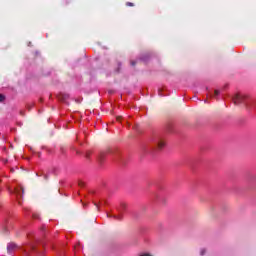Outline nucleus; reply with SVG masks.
Listing matches in <instances>:
<instances>
[{
	"instance_id": "1",
	"label": "nucleus",
	"mask_w": 256,
	"mask_h": 256,
	"mask_svg": "<svg viewBox=\"0 0 256 256\" xmlns=\"http://www.w3.org/2000/svg\"><path fill=\"white\" fill-rule=\"evenodd\" d=\"M152 149H163L165 147V141L160 136H154L151 138Z\"/></svg>"
},
{
	"instance_id": "2",
	"label": "nucleus",
	"mask_w": 256,
	"mask_h": 256,
	"mask_svg": "<svg viewBox=\"0 0 256 256\" xmlns=\"http://www.w3.org/2000/svg\"><path fill=\"white\" fill-rule=\"evenodd\" d=\"M233 103L235 105H241V103H245L246 105H249V102L246 101L247 96L241 95L240 93H236L231 97Z\"/></svg>"
},
{
	"instance_id": "3",
	"label": "nucleus",
	"mask_w": 256,
	"mask_h": 256,
	"mask_svg": "<svg viewBox=\"0 0 256 256\" xmlns=\"http://www.w3.org/2000/svg\"><path fill=\"white\" fill-rule=\"evenodd\" d=\"M119 215H109L107 214V217H113L114 219H117L118 221H121V219H123V215H121L123 213V211H125V209H127V206L125 204H120L118 207H116Z\"/></svg>"
},
{
	"instance_id": "4",
	"label": "nucleus",
	"mask_w": 256,
	"mask_h": 256,
	"mask_svg": "<svg viewBox=\"0 0 256 256\" xmlns=\"http://www.w3.org/2000/svg\"><path fill=\"white\" fill-rule=\"evenodd\" d=\"M14 195H16V197L18 199V203H21V201L19 200V197H23V187H20V190H19V188H15Z\"/></svg>"
},
{
	"instance_id": "5",
	"label": "nucleus",
	"mask_w": 256,
	"mask_h": 256,
	"mask_svg": "<svg viewBox=\"0 0 256 256\" xmlns=\"http://www.w3.org/2000/svg\"><path fill=\"white\" fill-rule=\"evenodd\" d=\"M17 244H15V243H9L8 245H7V251H8V253L11 255V253H13V251H15V249H17Z\"/></svg>"
},
{
	"instance_id": "6",
	"label": "nucleus",
	"mask_w": 256,
	"mask_h": 256,
	"mask_svg": "<svg viewBox=\"0 0 256 256\" xmlns=\"http://www.w3.org/2000/svg\"><path fill=\"white\" fill-rule=\"evenodd\" d=\"M211 97H214V99H219V95H221V91L215 90L214 94H210Z\"/></svg>"
},
{
	"instance_id": "7",
	"label": "nucleus",
	"mask_w": 256,
	"mask_h": 256,
	"mask_svg": "<svg viewBox=\"0 0 256 256\" xmlns=\"http://www.w3.org/2000/svg\"><path fill=\"white\" fill-rule=\"evenodd\" d=\"M205 253H207V250L205 248H202L200 250V255L203 256V255H205Z\"/></svg>"
},
{
	"instance_id": "8",
	"label": "nucleus",
	"mask_w": 256,
	"mask_h": 256,
	"mask_svg": "<svg viewBox=\"0 0 256 256\" xmlns=\"http://www.w3.org/2000/svg\"><path fill=\"white\" fill-rule=\"evenodd\" d=\"M3 101H5V96L0 94V103H3Z\"/></svg>"
},
{
	"instance_id": "9",
	"label": "nucleus",
	"mask_w": 256,
	"mask_h": 256,
	"mask_svg": "<svg viewBox=\"0 0 256 256\" xmlns=\"http://www.w3.org/2000/svg\"><path fill=\"white\" fill-rule=\"evenodd\" d=\"M32 217H33L34 219H39V214H37V213H32Z\"/></svg>"
},
{
	"instance_id": "10",
	"label": "nucleus",
	"mask_w": 256,
	"mask_h": 256,
	"mask_svg": "<svg viewBox=\"0 0 256 256\" xmlns=\"http://www.w3.org/2000/svg\"><path fill=\"white\" fill-rule=\"evenodd\" d=\"M126 5H127V7H133L134 6V4L132 2H127Z\"/></svg>"
},
{
	"instance_id": "11",
	"label": "nucleus",
	"mask_w": 256,
	"mask_h": 256,
	"mask_svg": "<svg viewBox=\"0 0 256 256\" xmlns=\"http://www.w3.org/2000/svg\"><path fill=\"white\" fill-rule=\"evenodd\" d=\"M131 65H132V67H135V65H137V61L132 60V61H131Z\"/></svg>"
},
{
	"instance_id": "12",
	"label": "nucleus",
	"mask_w": 256,
	"mask_h": 256,
	"mask_svg": "<svg viewBox=\"0 0 256 256\" xmlns=\"http://www.w3.org/2000/svg\"><path fill=\"white\" fill-rule=\"evenodd\" d=\"M140 61H147V58L142 57V58H140Z\"/></svg>"
},
{
	"instance_id": "13",
	"label": "nucleus",
	"mask_w": 256,
	"mask_h": 256,
	"mask_svg": "<svg viewBox=\"0 0 256 256\" xmlns=\"http://www.w3.org/2000/svg\"><path fill=\"white\" fill-rule=\"evenodd\" d=\"M68 97H69V95H64L63 101H65Z\"/></svg>"
},
{
	"instance_id": "14",
	"label": "nucleus",
	"mask_w": 256,
	"mask_h": 256,
	"mask_svg": "<svg viewBox=\"0 0 256 256\" xmlns=\"http://www.w3.org/2000/svg\"><path fill=\"white\" fill-rule=\"evenodd\" d=\"M102 157H103V154H100V157H99L100 161H101Z\"/></svg>"
},
{
	"instance_id": "15",
	"label": "nucleus",
	"mask_w": 256,
	"mask_h": 256,
	"mask_svg": "<svg viewBox=\"0 0 256 256\" xmlns=\"http://www.w3.org/2000/svg\"><path fill=\"white\" fill-rule=\"evenodd\" d=\"M38 157H41V153H38Z\"/></svg>"
}]
</instances>
